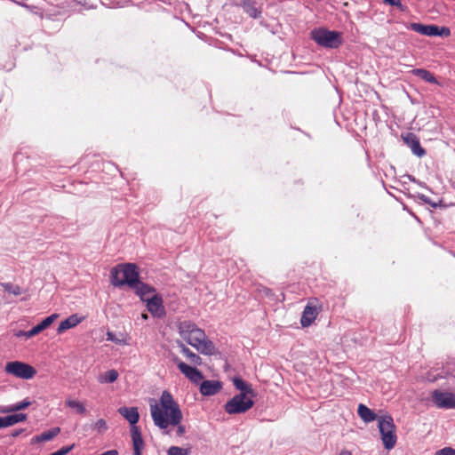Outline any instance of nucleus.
I'll return each mask as SVG.
<instances>
[{
    "mask_svg": "<svg viewBox=\"0 0 455 455\" xmlns=\"http://www.w3.org/2000/svg\"><path fill=\"white\" fill-rule=\"evenodd\" d=\"M251 397L244 395V394L235 395L226 403L224 406L226 412L230 415L246 412L254 404Z\"/></svg>",
    "mask_w": 455,
    "mask_h": 455,
    "instance_id": "6",
    "label": "nucleus"
},
{
    "mask_svg": "<svg viewBox=\"0 0 455 455\" xmlns=\"http://www.w3.org/2000/svg\"><path fill=\"white\" fill-rule=\"evenodd\" d=\"M357 413L365 423L372 422L375 419L378 420V417L375 412L363 403L358 405Z\"/></svg>",
    "mask_w": 455,
    "mask_h": 455,
    "instance_id": "21",
    "label": "nucleus"
},
{
    "mask_svg": "<svg viewBox=\"0 0 455 455\" xmlns=\"http://www.w3.org/2000/svg\"><path fill=\"white\" fill-rule=\"evenodd\" d=\"M149 408L155 426L164 434H168L169 427H175L181 423L183 414L180 405L167 390L162 392L159 402L151 399Z\"/></svg>",
    "mask_w": 455,
    "mask_h": 455,
    "instance_id": "1",
    "label": "nucleus"
},
{
    "mask_svg": "<svg viewBox=\"0 0 455 455\" xmlns=\"http://www.w3.org/2000/svg\"><path fill=\"white\" fill-rule=\"evenodd\" d=\"M31 404L28 398H26L19 403L8 405L3 411L4 412H15L28 408Z\"/></svg>",
    "mask_w": 455,
    "mask_h": 455,
    "instance_id": "27",
    "label": "nucleus"
},
{
    "mask_svg": "<svg viewBox=\"0 0 455 455\" xmlns=\"http://www.w3.org/2000/svg\"><path fill=\"white\" fill-rule=\"evenodd\" d=\"M173 362L177 364L179 370L192 382L199 383L204 376L202 372L195 367L189 366L179 358H174Z\"/></svg>",
    "mask_w": 455,
    "mask_h": 455,
    "instance_id": "10",
    "label": "nucleus"
},
{
    "mask_svg": "<svg viewBox=\"0 0 455 455\" xmlns=\"http://www.w3.org/2000/svg\"><path fill=\"white\" fill-rule=\"evenodd\" d=\"M147 308L149 313L157 318H163L166 315L162 295L153 294L149 299H146Z\"/></svg>",
    "mask_w": 455,
    "mask_h": 455,
    "instance_id": "9",
    "label": "nucleus"
},
{
    "mask_svg": "<svg viewBox=\"0 0 455 455\" xmlns=\"http://www.w3.org/2000/svg\"><path fill=\"white\" fill-rule=\"evenodd\" d=\"M27 419V414L16 413L4 417H0V429L13 426L19 422H23Z\"/></svg>",
    "mask_w": 455,
    "mask_h": 455,
    "instance_id": "17",
    "label": "nucleus"
},
{
    "mask_svg": "<svg viewBox=\"0 0 455 455\" xmlns=\"http://www.w3.org/2000/svg\"><path fill=\"white\" fill-rule=\"evenodd\" d=\"M243 11L253 19L260 17L261 10L257 7L256 3L251 0H243L242 3Z\"/></svg>",
    "mask_w": 455,
    "mask_h": 455,
    "instance_id": "22",
    "label": "nucleus"
},
{
    "mask_svg": "<svg viewBox=\"0 0 455 455\" xmlns=\"http://www.w3.org/2000/svg\"><path fill=\"white\" fill-rule=\"evenodd\" d=\"M142 317H143L144 319H147V318H148V315L144 314V315H142Z\"/></svg>",
    "mask_w": 455,
    "mask_h": 455,
    "instance_id": "45",
    "label": "nucleus"
},
{
    "mask_svg": "<svg viewBox=\"0 0 455 455\" xmlns=\"http://www.w3.org/2000/svg\"><path fill=\"white\" fill-rule=\"evenodd\" d=\"M339 455H352L351 452L347 450H343L340 451Z\"/></svg>",
    "mask_w": 455,
    "mask_h": 455,
    "instance_id": "43",
    "label": "nucleus"
},
{
    "mask_svg": "<svg viewBox=\"0 0 455 455\" xmlns=\"http://www.w3.org/2000/svg\"><path fill=\"white\" fill-rule=\"evenodd\" d=\"M16 4H19V5H20V6L26 7V8H28V4H26L22 3V2H19V1H18V2H16Z\"/></svg>",
    "mask_w": 455,
    "mask_h": 455,
    "instance_id": "44",
    "label": "nucleus"
},
{
    "mask_svg": "<svg viewBox=\"0 0 455 455\" xmlns=\"http://www.w3.org/2000/svg\"><path fill=\"white\" fill-rule=\"evenodd\" d=\"M24 432V428L15 429L12 432V437H18L20 434Z\"/></svg>",
    "mask_w": 455,
    "mask_h": 455,
    "instance_id": "41",
    "label": "nucleus"
},
{
    "mask_svg": "<svg viewBox=\"0 0 455 455\" xmlns=\"http://www.w3.org/2000/svg\"><path fill=\"white\" fill-rule=\"evenodd\" d=\"M188 451L178 446H172L168 450V455H188Z\"/></svg>",
    "mask_w": 455,
    "mask_h": 455,
    "instance_id": "32",
    "label": "nucleus"
},
{
    "mask_svg": "<svg viewBox=\"0 0 455 455\" xmlns=\"http://www.w3.org/2000/svg\"><path fill=\"white\" fill-rule=\"evenodd\" d=\"M82 321L83 317L79 316L77 314H73L60 323L57 329V332L62 333L68 329L74 328L76 325H78Z\"/></svg>",
    "mask_w": 455,
    "mask_h": 455,
    "instance_id": "16",
    "label": "nucleus"
},
{
    "mask_svg": "<svg viewBox=\"0 0 455 455\" xmlns=\"http://www.w3.org/2000/svg\"><path fill=\"white\" fill-rule=\"evenodd\" d=\"M140 280L138 267L134 263L118 264L110 271V282L115 287H135Z\"/></svg>",
    "mask_w": 455,
    "mask_h": 455,
    "instance_id": "3",
    "label": "nucleus"
},
{
    "mask_svg": "<svg viewBox=\"0 0 455 455\" xmlns=\"http://www.w3.org/2000/svg\"><path fill=\"white\" fill-rule=\"evenodd\" d=\"M317 308L315 306H312L310 303H308L302 313V316L300 319L301 325L303 327L309 326L316 318L317 316Z\"/></svg>",
    "mask_w": 455,
    "mask_h": 455,
    "instance_id": "15",
    "label": "nucleus"
},
{
    "mask_svg": "<svg viewBox=\"0 0 455 455\" xmlns=\"http://www.w3.org/2000/svg\"><path fill=\"white\" fill-rule=\"evenodd\" d=\"M435 455H455V450L452 448H443L438 451Z\"/></svg>",
    "mask_w": 455,
    "mask_h": 455,
    "instance_id": "38",
    "label": "nucleus"
},
{
    "mask_svg": "<svg viewBox=\"0 0 455 455\" xmlns=\"http://www.w3.org/2000/svg\"><path fill=\"white\" fill-rule=\"evenodd\" d=\"M117 411L131 424L132 427L136 426L140 419V414L137 407H120Z\"/></svg>",
    "mask_w": 455,
    "mask_h": 455,
    "instance_id": "14",
    "label": "nucleus"
},
{
    "mask_svg": "<svg viewBox=\"0 0 455 455\" xmlns=\"http://www.w3.org/2000/svg\"><path fill=\"white\" fill-rule=\"evenodd\" d=\"M59 315L58 314H52L46 318H44L40 323L34 326L31 330L28 331V336L33 337L47 327H49L57 318Z\"/></svg>",
    "mask_w": 455,
    "mask_h": 455,
    "instance_id": "18",
    "label": "nucleus"
},
{
    "mask_svg": "<svg viewBox=\"0 0 455 455\" xmlns=\"http://www.w3.org/2000/svg\"><path fill=\"white\" fill-rule=\"evenodd\" d=\"M232 381L235 387L241 392L240 394H244V395L247 396L254 395V391L251 388V386L245 382L243 379L235 377Z\"/></svg>",
    "mask_w": 455,
    "mask_h": 455,
    "instance_id": "20",
    "label": "nucleus"
},
{
    "mask_svg": "<svg viewBox=\"0 0 455 455\" xmlns=\"http://www.w3.org/2000/svg\"><path fill=\"white\" fill-rule=\"evenodd\" d=\"M378 427L385 449H393L397 441L395 433L396 427L394 424L393 418L390 415H382L378 417Z\"/></svg>",
    "mask_w": 455,
    "mask_h": 455,
    "instance_id": "5",
    "label": "nucleus"
},
{
    "mask_svg": "<svg viewBox=\"0 0 455 455\" xmlns=\"http://www.w3.org/2000/svg\"><path fill=\"white\" fill-rule=\"evenodd\" d=\"M73 449V445L72 446H67V447H62L61 449H60L59 451L50 454V455H66L68 454L71 450Z\"/></svg>",
    "mask_w": 455,
    "mask_h": 455,
    "instance_id": "37",
    "label": "nucleus"
},
{
    "mask_svg": "<svg viewBox=\"0 0 455 455\" xmlns=\"http://www.w3.org/2000/svg\"><path fill=\"white\" fill-rule=\"evenodd\" d=\"M384 3L397 7L400 11H404L405 7L401 0H384Z\"/></svg>",
    "mask_w": 455,
    "mask_h": 455,
    "instance_id": "33",
    "label": "nucleus"
},
{
    "mask_svg": "<svg viewBox=\"0 0 455 455\" xmlns=\"http://www.w3.org/2000/svg\"><path fill=\"white\" fill-rule=\"evenodd\" d=\"M438 26L436 25H427V31L426 36H436Z\"/></svg>",
    "mask_w": 455,
    "mask_h": 455,
    "instance_id": "36",
    "label": "nucleus"
},
{
    "mask_svg": "<svg viewBox=\"0 0 455 455\" xmlns=\"http://www.w3.org/2000/svg\"><path fill=\"white\" fill-rule=\"evenodd\" d=\"M311 39L319 46L327 49H337L342 44V34L339 31L329 30L324 28H314L311 33Z\"/></svg>",
    "mask_w": 455,
    "mask_h": 455,
    "instance_id": "4",
    "label": "nucleus"
},
{
    "mask_svg": "<svg viewBox=\"0 0 455 455\" xmlns=\"http://www.w3.org/2000/svg\"><path fill=\"white\" fill-rule=\"evenodd\" d=\"M221 389V385L219 381L204 380L200 386V391L204 395H213Z\"/></svg>",
    "mask_w": 455,
    "mask_h": 455,
    "instance_id": "19",
    "label": "nucleus"
},
{
    "mask_svg": "<svg viewBox=\"0 0 455 455\" xmlns=\"http://www.w3.org/2000/svg\"><path fill=\"white\" fill-rule=\"evenodd\" d=\"M179 347H180L181 353L190 360L191 363L195 364H200L201 363V357L195 354L193 351H191L187 346H185L183 343H180Z\"/></svg>",
    "mask_w": 455,
    "mask_h": 455,
    "instance_id": "25",
    "label": "nucleus"
},
{
    "mask_svg": "<svg viewBox=\"0 0 455 455\" xmlns=\"http://www.w3.org/2000/svg\"><path fill=\"white\" fill-rule=\"evenodd\" d=\"M417 196L420 201L424 202L425 204H430L434 208L437 207V204L433 203L431 199L428 196H425L424 194H418Z\"/></svg>",
    "mask_w": 455,
    "mask_h": 455,
    "instance_id": "35",
    "label": "nucleus"
},
{
    "mask_svg": "<svg viewBox=\"0 0 455 455\" xmlns=\"http://www.w3.org/2000/svg\"><path fill=\"white\" fill-rule=\"evenodd\" d=\"M409 28L414 32L419 33L424 36H426L427 31V25H424L421 23H411Z\"/></svg>",
    "mask_w": 455,
    "mask_h": 455,
    "instance_id": "31",
    "label": "nucleus"
},
{
    "mask_svg": "<svg viewBox=\"0 0 455 455\" xmlns=\"http://www.w3.org/2000/svg\"><path fill=\"white\" fill-rule=\"evenodd\" d=\"M450 35H451V30L449 28L438 26L436 36L447 37Z\"/></svg>",
    "mask_w": 455,
    "mask_h": 455,
    "instance_id": "34",
    "label": "nucleus"
},
{
    "mask_svg": "<svg viewBox=\"0 0 455 455\" xmlns=\"http://www.w3.org/2000/svg\"><path fill=\"white\" fill-rule=\"evenodd\" d=\"M107 339L110 340V341H113V342H115L116 344H124V341L118 339L112 331H108L107 332Z\"/></svg>",
    "mask_w": 455,
    "mask_h": 455,
    "instance_id": "39",
    "label": "nucleus"
},
{
    "mask_svg": "<svg viewBox=\"0 0 455 455\" xmlns=\"http://www.w3.org/2000/svg\"><path fill=\"white\" fill-rule=\"evenodd\" d=\"M4 371L6 373L22 379H30L36 373L34 367L20 361L7 363Z\"/></svg>",
    "mask_w": 455,
    "mask_h": 455,
    "instance_id": "7",
    "label": "nucleus"
},
{
    "mask_svg": "<svg viewBox=\"0 0 455 455\" xmlns=\"http://www.w3.org/2000/svg\"><path fill=\"white\" fill-rule=\"evenodd\" d=\"M117 378H118L117 371L112 369V370H108V371L100 374L98 377V381L101 384L113 383L117 379Z\"/></svg>",
    "mask_w": 455,
    "mask_h": 455,
    "instance_id": "26",
    "label": "nucleus"
},
{
    "mask_svg": "<svg viewBox=\"0 0 455 455\" xmlns=\"http://www.w3.org/2000/svg\"><path fill=\"white\" fill-rule=\"evenodd\" d=\"M17 337H25L26 339H29L30 337L28 336V331H19L16 334Z\"/></svg>",
    "mask_w": 455,
    "mask_h": 455,
    "instance_id": "42",
    "label": "nucleus"
},
{
    "mask_svg": "<svg viewBox=\"0 0 455 455\" xmlns=\"http://www.w3.org/2000/svg\"><path fill=\"white\" fill-rule=\"evenodd\" d=\"M403 139L415 156L422 157L426 155V150L421 147L419 138L414 133L409 132L403 136Z\"/></svg>",
    "mask_w": 455,
    "mask_h": 455,
    "instance_id": "11",
    "label": "nucleus"
},
{
    "mask_svg": "<svg viewBox=\"0 0 455 455\" xmlns=\"http://www.w3.org/2000/svg\"><path fill=\"white\" fill-rule=\"evenodd\" d=\"M2 286L4 290L13 295L21 294V288L19 285L12 284L11 283H3Z\"/></svg>",
    "mask_w": 455,
    "mask_h": 455,
    "instance_id": "29",
    "label": "nucleus"
},
{
    "mask_svg": "<svg viewBox=\"0 0 455 455\" xmlns=\"http://www.w3.org/2000/svg\"><path fill=\"white\" fill-rule=\"evenodd\" d=\"M178 329L181 338L199 353L208 355L214 354L215 346L213 342L208 339L204 331L198 328L196 323L191 321H183L180 323Z\"/></svg>",
    "mask_w": 455,
    "mask_h": 455,
    "instance_id": "2",
    "label": "nucleus"
},
{
    "mask_svg": "<svg viewBox=\"0 0 455 455\" xmlns=\"http://www.w3.org/2000/svg\"><path fill=\"white\" fill-rule=\"evenodd\" d=\"M175 427H177V430H176L177 436H182L186 433L185 426L181 425L180 423L179 425H176Z\"/></svg>",
    "mask_w": 455,
    "mask_h": 455,
    "instance_id": "40",
    "label": "nucleus"
},
{
    "mask_svg": "<svg viewBox=\"0 0 455 455\" xmlns=\"http://www.w3.org/2000/svg\"><path fill=\"white\" fill-rule=\"evenodd\" d=\"M135 293L140 298L142 301H146V299H149L153 294L156 293V289L140 280L136 283L135 287H132Z\"/></svg>",
    "mask_w": 455,
    "mask_h": 455,
    "instance_id": "13",
    "label": "nucleus"
},
{
    "mask_svg": "<svg viewBox=\"0 0 455 455\" xmlns=\"http://www.w3.org/2000/svg\"><path fill=\"white\" fill-rule=\"evenodd\" d=\"M411 73L419 77L420 79L432 84H438L437 79L435 77V76L428 70L424 68H415L411 70Z\"/></svg>",
    "mask_w": 455,
    "mask_h": 455,
    "instance_id": "24",
    "label": "nucleus"
},
{
    "mask_svg": "<svg viewBox=\"0 0 455 455\" xmlns=\"http://www.w3.org/2000/svg\"><path fill=\"white\" fill-rule=\"evenodd\" d=\"M131 436L132 441L133 455H142L144 441L141 433L137 426L131 427Z\"/></svg>",
    "mask_w": 455,
    "mask_h": 455,
    "instance_id": "12",
    "label": "nucleus"
},
{
    "mask_svg": "<svg viewBox=\"0 0 455 455\" xmlns=\"http://www.w3.org/2000/svg\"><path fill=\"white\" fill-rule=\"evenodd\" d=\"M108 427L105 419H98L94 425L93 429L97 431L98 434H104L108 430Z\"/></svg>",
    "mask_w": 455,
    "mask_h": 455,
    "instance_id": "30",
    "label": "nucleus"
},
{
    "mask_svg": "<svg viewBox=\"0 0 455 455\" xmlns=\"http://www.w3.org/2000/svg\"><path fill=\"white\" fill-rule=\"evenodd\" d=\"M66 405L71 409H75L79 414H84L85 412V407L83 403L76 400H67Z\"/></svg>",
    "mask_w": 455,
    "mask_h": 455,
    "instance_id": "28",
    "label": "nucleus"
},
{
    "mask_svg": "<svg viewBox=\"0 0 455 455\" xmlns=\"http://www.w3.org/2000/svg\"><path fill=\"white\" fill-rule=\"evenodd\" d=\"M433 404L442 410H455V394L442 389H435L431 393Z\"/></svg>",
    "mask_w": 455,
    "mask_h": 455,
    "instance_id": "8",
    "label": "nucleus"
},
{
    "mask_svg": "<svg viewBox=\"0 0 455 455\" xmlns=\"http://www.w3.org/2000/svg\"><path fill=\"white\" fill-rule=\"evenodd\" d=\"M60 432V427H53V428H52V429H50L48 431L43 432L39 435H36L35 437H33L31 443H40V442L51 441L56 435H58Z\"/></svg>",
    "mask_w": 455,
    "mask_h": 455,
    "instance_id": "23",
    "label": "nucleus"
}]
</instances>
